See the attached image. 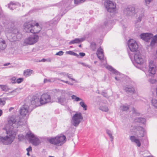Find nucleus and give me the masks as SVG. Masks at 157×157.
Here are the masks:
<instances>
[{
  "label": "nucleus",
  "instance_id": "nucleus-40",
  "mask_svg": "<svg viewBox=\"0 0 157 157\" xmlns=\"http://www.w3.org/2000/svg\"><path fill=\"white\" fill-rule=\"evenodd\" d=\"M132 111L133 113L134 116H138L140 114L137 111V110L133 107L132 108Z\"/></svg>",
  "mask_w": 157,
  "mask_h": 157
},
{
  "label": "nucleus",
  "instance_id": "nucleus-59",
  "mask_svg": "<svg viewBox=\"0 0 157 157\" xmlns=\"http://www.w3.org/2000/svg\"><path fill=\"white\" fill-rule=\"evenodd\" d=\"M14 109L13 107H10L9 108V112L11 111L12 110Z\"/></svg>",
  "mask_w": 157,
  "mask_h": 157
},
{
  "label": "nucleus",
  "instance_id": "nucleus-34",
  "mask_svg": "<svg viewBox=\"0 0 157 157\" xmlns=\"http://www.w3.org/2000/svg\"><path fill=\"white\" fill-rule=\"evenodd\" d=\"M81 101H82L79 103V105L82 107L83 108L84 110H87V106L85 104L82 100Z\"/></svg>",
  "mask_w": 157,
  "mask_h": 157
},
{
  "label": "nucleus",
  "instance_id": "nucleus-60",
  "mask_svg": "<svg viewBox=\"0 0 157 157\" xmlns=\"http://www.w3.org/2000/svg\"><path fill=\"white\" fill-rule=\"evenodd\" d=\"M2 113V110L0 109V117L1 116Z\"/></svg>",
  "mask_w": 157,
  "mask_h": 157
},
{
  "label": "nucleus",
  "instance_id": "nucleus-38",
  "mask_svg": "<svg viewBox=\"0 0 157 157\" xmlns=\"http://www.w3.org/2000/svg\"><path fill=\"white\" fill-rule=\"evenodd\" d=\"M71 98L72 99L76 101H82V99L76 97L75 95H73L71 96Z\"/></svg>",
  "mask_w": 157,
  "mask_h": 157
},
{
  "label": "nucleus",
  "instance_id": "nucleus-44",
  "mask_svg": "<svg viewBox=\"0 0 157 157\" xmlns=\"http://www.w3.org/2000/svg\"><path fill=\"white\" fill-rule=\"evenodd\" d=\"M6 104V101L2 98H0V105L3 106Z\"/></svg>",
  "mask_w": 157,
  "mask_h": 157
},
{
  "label": "nucleus",
  "instance_id": "nucleus-11",
  "mask_svg": "<svg viewBox=\"0 0 157 157\" xmlns=\"http://www.w3.org/2000/svg\"><path fill=\"white\" fill-rule=\"evenodd\" d=\"M39 36L36 35H31L25 38L24 41V46L32 45L36 43L38 40Z\"/></svg>",
  "mask_w": 157,
  "mask_h": 157
},
{
  "label": "nucleus",
  "instance_id": "nucleus-55",
  "mask_svg": "<svg viewBox=\"0 0 157 157\" xmlns=\"http://www.w3.org/2000/svg\"><path fill=\"white\" fill-rule=\"evenodd\" d=\"M146 4H149L153 0H144Z\"/></svg>",
  "mask_w": 157,
  "mask_h": 157
},
{
  "label": "nucleus",
  "instance_id": "nucleus-14",
  "mask_svg": "<svg viewBox=\"0 0 157 157\" xmlns=\"http://www.w3.org/2000/svg\"><path fill=\"white\" fill-rule=\"evenodd\" d=\"M32 109L31 105L29 106L26 102L24 105L20 108L19 110L20 114L23 117L28 115L30 110Z\"/></svg>",
  "mask_w": 157,
  "mask_h": 157
},
{
  "label": "nucleus",
  "instance_id": "nucleus-43",
  "mask_svg": "<svg viewBox=\"0 0 157 157\" xmlns=\"http://www.w3.org/2000/svg\"><path fill=\"white\" fill-rule=\"evenodd\" d=\"M86 0H75L74 2L75 4H79L84 2Z\"/></svg>",
  "mask_w": 157,
  "mask_h": 157
},
{
  "label": "nucleus",
  "instance_id": "nucleus-29",
  "mask_svg": "<svg viewBox=\"0 0 157 157\" xmlns=\"http://www.w3.org/2000/svg\"><path fill=\"white\" fill-rule=\"evenodd\" d=\"M106 132L107 134L108 135L111 141V142L113 141L114 139V137L112 135L113 133V132L110 130L107 129L106 130Z\"/></svg>",
  "mask_w": 157,
  "mask_h": 157
},
{
  "label": "nucleus",
  "instance_id": "nucleus-6",
  "mask_svg": "<svg viewBox=\"0 0 157 157\" xmlns=\"http://www.w3.org/2000/svg\"><path fill=\"white\" fill-rule=\"evenodd\" d=\"M47 140L50 144L59 146L65 142L66 137L64 135H60L55 137L48 138Z\"/></svg>",
  "mask_w": 157,
  "mask_h": 157
},
{
  "label": "nucleus",
  "instance_id": "nucleus-2",
  "mask_svg": "<svg viewBox=\"0 0 157 157\" xmlns=\"http://www.w3.org/2000/svg\"><path fill=\"white\" fill-rule=\"evenodd\" d=\"M96 54L98 58L103 63H101V65H104L105 67L112 73L115 74L117 76L115 77V78L117 81H119L123 77V75L121 74L119 72L113 69L112 67L106 64V61L104 59V54L103 50L101 48H98Z\"/></svg>",
  "mask_w": 157,
  "mask_h": 157
},
{
  "label": "nucleus",
  "instance_id": "nucleus-28",
  "mask_svg": "<svg viewBox=\"0 0 157 157\" xmlns=\"http://www.w3.org/2000/svg\"><path fill=\"white\" fill-rule=\"evenodd\" d=\"M151 40L150 43V45L151 46H154L155 44L157 43V34L151 37Z\"/></svg>",
  "mask_w": 157,
  "mask_h": 157
},
{
  "label": "nucleus",
  "instance_id": "nucleus-15",
  "mask_svg": "<svg viewBox=\"0 0 157 157\" xmlns=\"http://www.w3.org/2000/svg\"><path fill=\"white\" fill-rule=\"evenodd\" d=\"M128 45L130 51L132 52H130L131 53H134V52L137 51L138 46L137 42L134 40H129L128 41Z\"/></svg>",
  "mask_w": 157,
  "mask_h": 157
},
{
  "label": "nucleus",
  "instance_id": "nucleus-58",
  "mask_svg": "<svg viewBox=\"0 0 157 157\" xmlns=\"http://www.w3.org/2000/svg\"><path fill=\"white\" fill-rule=\"evenodd\" d=\"M10 63H8L4 64L3 65L4 66H7L10 65Z\"/></svg>",
  "mask_w": 157,
  "mask_h": 157
},
{
  "label": "nucleus",
  "instance_id": "nucleus-41",
  "mask_svg": "<svg viewBox=\"0 0 157 157\" xmlns=\"http://www.w3.org/2000/svg\"><path fill=\"white\" fill-rule=\"evenodd\" d=\"M80 63L83 66L87 67L90 69H92V67L90 65L84 63Z\"/></svg>",
  "mask_w": 157,
  "mask_h": 157
},
{
  "label": "nucleus",
  "instance_id": "nucleus-35",
  "mask_svg": "<svg viewBox=\"0 0 157 157\" xmlns=\"http://www.w3.org/2000/svg\"><path fill=\"white\" fill-rule=\"evenodd\" d=\"M99 109L102 111L106 112L108 111L109 110L108 107L105 105L100 106Z\"/></svg>",
  "mask_w": 157,
  "mask_h": 157
},
{
  "label": "nucleus",
  "instance_id": "nucleus-20",
  "mask_svg": "<svg viewBox=\"0 0 157 157\" xmlns=\"http://www.w3.org/2000/svg\"><path fill=\"white\" fill-rule=\"evenodd\" d=\"M123 89L126 92L130 94H134L135 92V90L134 88L131 86L126 85L123 87Z\"/></svg>",
  "mask_w": 157,
  "mask_h": 157
},
{
  "label": "nucleus",
  "instance_id": "nucleus-62",
  "mask_svg": "<svg viewBox=\"0 0 157 157\" xmlns=\"http://www.w3.org/2000/svg\"><path fill=\"white\" fill-rule=\"evenodd\" d=\"M27 155L28 156H29L30 155L29 152H27Z\"/></svg>",
  "mask_w": 157,
  "mask_h": 157
},
{
  "label": "nucleus",
  "instance_id": "nucleus-45",
  "mask_svg": "<svg viewBox=\"0 0 157 157\" xmlns=\"http://www.w3.org/2000/svg\"><path fill=\"white\" fill-rule=\"evenodd\" d=\"M50 82H52L55 81H56L57 80H59L60 81V79L59 78H50Z\"/></svg>",
  "mask_w": 157,
  "mask_h": 157
},
{
  "label": "nucleus",
  "instance_id": "nucleus-5",
  "mask_svg": "<svg viewBox=\"0 0 157 157\" xmlns=\"http://www.w3.org/2000/svg\"><path fill=\"white\" fill-rule=\"evenodd\" d=\"M5 32L6 34L11 33L9 39L11 42L18 40L22 37L21 33L16 28L7 29L5 30Z\"/></svg>",
  "mask_w": 157,
  "mask_h": 157
},
{
  "label": "nucleus",
  "instance_id": "nucleus-1",
  "mask_svg": "<svg viewBox=\"0 0 157 157\" xmlns=\"http://www.w3.org/2000/svg\"><path fill=\"white\" fill-rule=\"evenodd\" d=\"M23 119L19 116H12L8 121L10 128L6 132L7 135L4 137L0 136V141L4 144H11L15 139L17 128L23 124Z\"/></svg>",
  "mask_w": 157,
  "mask_h": 157
},
{
  "label": "nucleus",
  "instance_id": "nucleus-56",
  "mask_svg": "<svg viewBox=\"0 0 157 157\" xmlns=\"http://www.w3.org/2000/svg\"><path fill=\"white\" fill-rule=\"evenodd\" d=\"M26 150L27 152H29V151L32 150V148L31 147H30L26 149Z\"/></svg>",
  "mask_w": 157,
  "mask_h": 157
},
{
  "label": "nucleus",
  "instance_id": "nucleus-16",
  "mask_svg": "<svg viewBox=\"0 0 157 157\" xmlns=\"http://www.w3.org/2000/svg\"><path fill=\"white\" fill-rule=\"evenodd\" d=\"M133 132L136 133L139 137H143L145 133V130L142 127L139 126H135L133 127Z\"/></svg>",
  "mask_w": 157,
  "mask_h": 157
},
{
  "label": "nucleus",
  "instance_id": "nucleus-64",
  "mask_svg": "<svg viewBox=\"0 0 157 157\" xmlns=\"http://www.w3.org/2000/svg\"><path fill=\"white\" fill-rule=\"evenodd\" d=\"M49 157H55L54 156H49Z\"/></svg>",
  "mask_w": 157,
  "mask_h": 157
},
{
  "label": "nucleus",
  "instance_id": "nucleus-24",
  "mask_svg": "<svg viewBox=\"0 0 157 157\" xmlns=\"http://www.w3.org/2000/svg\"><path fill=\"white\" fill-rule=\"evenodd\" d=\"M85 40V39L84 38H75L74 40L70 41L69 44H77Z\"/></svg>",
  "mask_w": 157,
  "mask_h": 157
},
{
  "label": "nucleus",
  "instance_id": "nucleus-63",
  "mask_svg": "<svg viewBox=\"0 0 157 157\" xmlns=\"http://www.w3.org/2000/svg\"><path fill=\"white\" fill-rule=\"evenodd\" d=\"M147 157H153L151 156H147Z\"/></svg>",
  "mask_w": 157,
  "mask_h": 157
},
{
  "label": "nucleus",
  "instance_id": "nucleus-32",
  "mask_svg": "<svg viewBox=\"0 0 157 157\" xmlns=\"http://www.w3.org/2000/svg\"><path fill=\"white\" fill-rule=\"evenodd\" d=\"M121 109L122 111H126L128 110L129 108V105L126 104L121 106Z\"/></svg>",
  "mask_w": 157,
  "mask_h": 157
},
{
  "label": "nucleus",
  "instance_id": "nucleus-54",
  "mask_svg": "<svg viewBox=\"0 0 157 157\" xmlns=\"http://www.w3.org/2000/svg\"><path fill=\"white\" fill-rule=\"evenodd\" d=\"M44 83L50 82V78H45L44 79Z\"/></svg>",
  "mask_w": 157,
  "mask_h": 157
},
{
  "label": "nucleus",
  "instance_id": "nucleus-7",
  "mask_svg": "<svg viewBox=\"0 0 157 157\" xmlns=\"http://www.w3.org/2000/svg\"><path fill=\"white\" fill-rule=\"evenodd\" d=\"M157 58V56H155L154 58V60H151L149 61L148 72H145L147 78L149 77H153L156 73L157 68L155 59Z\"/></svg>",
  "mask_w": 157,
  "mask_h": 157
},
{
  "label": "nucleus",
  "instance_id": "nucleus-19",
  "mask_svg": "<svg viewBox=\"0 0 157 157\" xmlns=\"http://www.w3.org/2000/svg\"><path fill=\"white\" fill-rule=\"evenodd\" d=\"M33 21L25 22L24 25V28L25 31L27 33H31L32 27L33 25Z\"/></svg>",
  "mask_w": 157,
  "mask_h": 157
},
{
  "label": "nucleus",
  "instance_id": "nucleus-50",
  "mask_svg": "<svg viewBox=\"0 0 157 157\" xmlns=\"http://www.w3.org/2000/svg\"><path fill=\"white\" fill-rule=\"evenodd\" d=\"M63 54V52L62 51H60L59 52L56 54V55L61 56Z\"/></svg>",
  "mask_w": 157,
  "mask_h": 157
},
{
  "label": "nucleus",
  "instance_id": "nucleus-46",
  "mask_svg": "<svg viewBox=\"0 0 157 157\" xmlns=\"http://www.w3.org/2000/svg\"><path fill=\"white\" fill-rule=\"evenodd\" d=\"M148 81L151 84H154L156 82V80L154 79L149 78L148 80Z\"/></svg>",
  "mask_w": 157,
  "mask_h": 157
},
{
  "label": "nucleus",
  "instance_id": "nucleus-3",
  "mask_svg": "<svg viewBox=\"0 0 157 157\" xmlns=\"http://www.w3.org/2000/svg\"><path fill=\"white\" fill-rule=\"evenodd\" d=\"M128 53L134 65L137 68L142 69L139 66H142L144 64V60L140 52L137 51L133 53H131L129 52Z\"/></svg>",
  "mask_w": 157,
  "mask_h": 157
},
{
  "label": "nucleus",
  "instance_id": "nucleus-48",
  "mask_svg": "<svg viewBox=\"0 0 157 157\" xmlns=\"http://www.w3.org/2000/svg\"><path fill=\"white\" fill-rule=\"evenodd\" d=\"M11 82L13 83H15L17 82V79L15 77H13L11 79Z\"/></svg>",
  "mask_w": 157,
  "mask_h": 157
},
{
  "label": "nucleus",
  "instance_id": "nucleus-33",
  "mask_svg": "<svg viewBox=\"0 0 157 157\" xmlns=\"http://www.w3.org/2000/svg\"><path fill=\"white\" fill-rule=\"evenodd\" d=\"M0 88L2 90L7 91L9 90L8 86L6 85H0Z\"/></svg>",
  "mask_w": 157,
  "mask_h": 157
},
{
  "label": "nucleus",
  "instance_id": "nucleus-39",
  "mask_svg": "<svg viewBox=\"0 0 157 157\" xmlns=\"http://www.w3.org/2000/svg\"><path fill=\"white\" fill-rule=\"evenodd\" d=\"M90 48L93 51L95 50L96 48V45L94 42H92L91 43Z\"/></svg>",
  "mask_w": 157,
  "mask_h": 157
},
{
  "label": "nucleus",
  "instance_id": "nucleus-17",
  "mask_svg": "<svg viewBox=\"0 0 157 157\" xmlns=\"http://www.w3.org/2000/svg\"><path fill=\"white\" fill-rule=\"evenodd\" d=\"M33 25L32 26L31 33H37L41 30V28L38 23H36L35 21H33Z\"/></svg>",
  "mask_w": 157,
  "mask_h": 157
},
{
  "label": "nucleus",
  "instance_id": "nucleus-51",
  "mask_svg": "<svg viewBox=\"0 0 157 157\" xmlns=\"http://www.w3.org/2000/svg\"><path fill=\"white\" fill-rule=\"evenodd\" d=\"M60 81H61L62 82H65V83H67L68 84L71 85H73V83H70V82H68L67 81H64L63 80H60Z\"/></svg>",
  "mask_w": 157,
  "mask_h": 157
},
{
  "label": "nucleus",
  "instance_id": "nucleus-37",
  "mask_svg": "<svg viewBox=\"0 0 157 157\" xmlns=\"http://www.w3.org/2000/svg\"><path fill=\"white\" fill-rule=\"evenodd\" d=\"M61 74H62L64 76L66 75L69 78L71 79L73 81H75V79L72 78V76L71 75L68 73L66 74L65 73H63Z\"/></svg>",
  "mask_w": 157,
  "mask_h": 157
},
{
  "label": "nucleus",
  "instance_id": "nucleus-22",
  "mask_svg": "<svg viewBox=\"0 0 157 157\" xmlns=\"http://www.w3.org/2000/svg\"><path fill=\"white\" fill-rule=\"evenodd\" d=\"M130 140L132 142L135 143L138 147H140V146L141 143L139 140L135 136H130Z\"/></svg>",
  "mask_w": 157,
  "mask_h": 157
},
{
  "label": "nucleus",
  "instance_id": "nucleus-10",
  "mask_svg": "<svg viewBox=\"0 0 157 157\" xmlns=\"http://www.w3.org/2000/svg\"><path fill=\"white\" fill-rule=\"evenodd\" d=\"M83 119L82 113L80 112H76L72 117L71 124L74 126L77 127L78 126Z\"/></svg>",
  "mask_w": 157,
  "mask_h": 157
},
{
  "label": "nucleus",
  "instance_id": "nucleus-27",
  "mask_svg": "<svg viewBox=\"0 0 157 157\" xmlns=\"http://www.w3.org/2000/svg\"><path fill=\"white\" fill-rule=\"evenodd\" d=\"M19 6L18 3L11 2L8 4V7L11 10H13L14 9L16 8Z\"/></svg>",
  "mask_w": 157,
  "mask_h": 157
},
{
  "label": "nucleus",
  "instance_id": "nucleus-36",
  "mask_svg": "<svg viewBox=\"0 0 157 157\" xmlns=\"http://www.w3.org/2000/svg\"><path fill=\"white\" fill-rule=\"evenodd\" d=\"M21 90L20 88L16 89L10 93V94H15L16 95Z\"/></svg>",
  "mask_w": 157,
  "mask_h": 157
},
{
  "label": "nucleus",
  "instance_id": "nucleus-25",
  "mask_svg": "<svg viewBox=\"0 0 157 157\" xmlns=\"http://www.w3.org/2000/svg\"><path fill=\"white\" fill-rule=\"evenodd\" d=\"M134 121L135 122H140L143 124H145L146 122L145 119L142 117H136Z\"/></svg>",
  "mask_w": 157,
  "mask_h": 157
},
{
  "label": "nucleus",
  "instance_id": "nucleus-26",
  "mask_svg": "<svg viewBox=\"0 0 157 157\" xmlns=\"http://www.w3.org/2000/svg\"><path fill=\"white\" fill-rule=\"evenodd\" d=\"M33 72V71L32 70L27 69L24 71L23 75L26 77H28L30 76Z\"/></svg>",
  "mask_w": 157,
  "mask_h": 157
},
{
  "label": "nucleus",
  "instance_id": "nucleus-4",
  "mask_svg": "<svg viewBox=\"0 0 157 157\" xmlns=\"http://www.w3.org/2000/svg\"><path fill=\"white\" fill-rule=\"evenodd\" d=\"M124 12L126 14L130 15L132 14L136 13L139 15V17L137 20V22H140L141 21L142 18L144 16V11L142 9L135 8L131 6L127 7L124 10Z\"/></svg>",
  "mask_w": 157,
  "mask_h": 157
},
{
  "label": "nucleus",
  "instance_id": "nucleus-13",
  "mask_svg": "<svg viewBox=\"0 0 157 157\" xmlns=\"http://www.w3.org/2000/svg\"><path fill=\"white\" fill-rule=\"evenodd\" d=\"M25 102L27 103H28V105L29 106L31 105V107L32 109L34 107L38 106L40 105L39 98L36 96H33L30 101L26 99Z\"/></svg>",
  "mask_w": 157,
  "mask_h": 157
},
{
  "label": "nucleus",
  "instance_id": "nucleus-23",
  "mask_svg": "<svg viewBox=\"0 0 157 157\" xmlns=\"http://www.w3.org/2000/svg\"><path fill=\"white\" fill-rule=\"evenodd\" d=\"M6 41L2 38H0V52L4 50L6 48Z\"/></svg>",
  "mask_w": 157,
  "mask_h": 157
},
{
  "label": "nucleus",
  "instance_id": "nucleus-30",
  "mask_svg": "<svg viewBox=\"0 0 157 157\" xmlns=\"http://www.w3.org/2000/svg\"><path fill=\"white\" fill-rule=\"evenodd\" d=\"M112 23V21L109 17L106 18L104 21V24L105 26L110 25Z\"/></svg>",
  "mask_w": 157,
  "mask_h": 157
},
{
  "label": "nucleus",
  "instance_id": "nucleus-57",
  "mask_svg": "<svg viewBox=\"0 0 157 157\" xmlns=\"http://www.w3.org/2000/svg\"><path fill=\"white\" fill-rule=\"evenodd\" d=\"M79 55L83 57L85 56V54L83 52H80L79 53Z\"/></svg>",
  "mask_w": 157,
  "mask_h": 157
},
{
  "label": "nucleus",
  "instance_id": "nucleus-49",
  "mask_svg": "<svg viewBox=\"0 0 157 157\" xmlns=\"http://www.w3.org/2000/svg\"><path fill=\"white\" fill-rule=\"evenodd\" d=\"M24 136L22 134H20L18 135V138L20 140H21L24 138Z\"/></svg>",
  "mask_w": 157,
  "mask_h": 157
},
{
  "label": "nucleus",
  "instance_id": "nucleus-61",
  "mask_svg": "<svg viewBox=\"0 0 157 157\" xmlns=\"http://www.w3.org/2000/svg\"><path fill=\"white\" fill-rule=\"evenodd\" d=\"M46 60V59H43L41 60V61L42 62H44Z\"/></svg>",
  "mask_w": 157,
  "mask_h": 157
},
{
  "label": "nucleus",
  "instance_id": "nucleus-18",
  "mask_svg": "<svg viewBox=\"0 0 157 157\" xmlns=\"http://www.w3.org/2000/svg\"><path fill=\"white\" fill-rule=\"evenodd\" d=\"M140 38L145 41H148L153 37V34L151 33H145L140 35Z\"/></svg>",
  "mask_w": 157,
  "mask_h": 157
},
{
  "label": "nucleus",
  "instance_id": "nucleus-53",
  "mask_svg": "<svg viewBox=\"0 0 157 157\" xmlns=\"http://www.w3.org/2000/svg\"><path fill=\"white\" fill-rule=\"evenodd\" d=\"M101 95H103L104 97L107 98L108 97V96L107 94L106 93L104 92H102L101 93Z\"/></svg>",
  "mask_w": 157,
  "mask_h": 157
},
{
  "label": "nucleus",
  "instance_id": "nucleus-31",
  "mask_svg": "<svg viewBox=\"0 0 157 157\" xmlns=\"http://www.w3.org/2000/svg\"><path fill=\"white\" fill-rule=\"evenodd\" d=\"M151 104L152 105L154 108L157 109V99H153L151 100Z\"/></svg>",
  "mask_w": 157,
  "mask_h": 157
},
{
  "label": "nucleus",
  "instance_id": "nucleus-8",
  "mask_svg": "<svg viewBox=\"0 0 157 157\" xmlns=\"http://www.w3.org/2000/svg\"><path fill=\"white\" fill-rule=\"evenodd\" d=\"M26 137L29 139L33 145L36 146L39 145L42 141V138L38 137L30 131L27 133Z\"/></svg>",
  "mask_w": 157,
  "mask_h": 157
},
{
  "label": "nucleus",
  "instance_id": "nucleus-47",
  "mask_svg": "<svg viewBox=\"0 0 157 157\" xmlns=\"http://www.w3.org/2000/svg\"><path fill=\"white\" fill-rule=\"evenodd\" d=\"M24 80V78H19L17 80V83H20Z\"/></svg>",
  "mask_w": 157,
  "mask_h": 157
},
{
  "label": "nucleus",
  "instance_id": "nucleus-12",
  "mask_svg": "<svg viewBox=\"0 0 157 157\" xmlns=\"http://www.w3.org/2000/svg\"><path fill=\"white\" fill-rule=\"evenodd\" d=\"M104 6L108 11L110 13H113L116 10V4L112 1L106 0L104 2Z\"/></svg>",
  "mask_w": 157,
  "mask_h": 157
},
{
  "label": "nucleus",
  "instance_id": "nucleus-42",
  "mask_svg": "<svg viewBox=\"0 0 157 157\" xmlns=\"http://www.w3.org/2000/svg\"><path fill=\"white\" fill-rule=\"evenodd\" d=\"M66 53L67 54H69L70 55H72L74 56H78V55L76 53H74L72 51H68L66 52Z\"/></svg>",
  "mask_w": 157,
  "mask_h": 157
},
{
  "label": "nucleus",
  "instance_id": "nucleus-21",
  "mask_svg": "<svg viewBox=\"0 0 157 157\" xmlns=\"http://www.w3.org/2000/svg\"><path fill=\"white\" fill-rule=\"evenodd\" d=\"M55 101L58 102L62 105H64L67 103V100L64 95H61L58 98L57 100L56 99Z\"/></svg>",
  "mask_w": 157,
  "mask_h": 157
},
{
  "label": "nucleus",
  "instance_id": "nucleus-52",
  "mask_svg": "<svg viewBox=\"0 0 157 157\" xmlns=\"http://www.w3.org/2000/svg\"><path fill=\"white\" fill-rule=\"evenodd\" d=\"M60 18V15L56 17L54 19L55 21H56V20L57 19L56 22H58L59 21Z\"/></svg>",
  "mask_w": 157,
  "mask_h": 157
},
{
  "label": "nucleus",
  "instance_id": "nucleus-9",
  "mask_svg": "<svg viewBox=\"0 0 157 157\" xmlns=\"http://www.w3.org/2000/svg\"><path fill=\"white\" fill-rule=\"evenodd\" d=\"M56 95L52 97L47 93H44L42 94L40 99V103L41 105H44L50 102L52 103L55 102L56 100Z\"/></svg>",
  "mask_w": 157,
  "mask_h": 157
}]
</instances>
